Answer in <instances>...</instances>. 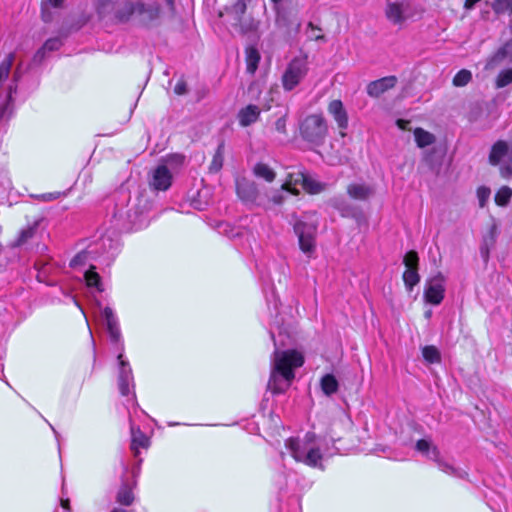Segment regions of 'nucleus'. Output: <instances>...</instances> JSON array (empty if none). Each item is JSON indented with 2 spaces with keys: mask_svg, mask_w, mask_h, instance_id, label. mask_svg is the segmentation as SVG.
Here are the masks:
<instances>
[{
  "mask_svg": "<svg viewBox=\"0 0 512 512\" xmlns=\"http://www.w3.org/2000/svg\"><path fill=\"white\" fill-rule=\"evenodd\" d=\"M131 432V445L130 449L134 454V457H138L140 448L148 449L150 446L149 437L141 431L138 426H135L132 422L130 423Z\"/></svg>",
  "mask_w": 512,
  "mask_h": 512,
  "instance_id": "16",
  "label": "nucleus"
},
{
  "mask_svg": "<svg viewBox=\"0 0 512 512\" xmlns=\"http://www.w3.org/2000/svg\"><path fill=\"white\" fill-rule=\"evenodd\" d=\"M36 232V227H27L26 229H23L13 243V246L25 248L26 250L30 249L36 241Z\"/></svg>",
  "mask_w": 512,
  "mask_h": 512,
  "instance_id": "22",
  "label": "nucleus"
},
{
  "mask_svg": "<svg viewBox=\"0 0 512 512\" xmlns=\"http://www.w3.org/2000/svg\"><path fill=\"white\" fill-rule=\"evenodd\" d=\"M50 428L52 429V431L54 432L55 436L58 437V432L55 430V428L49 424Z\"/></svg>",
  "mask_w": 512,
  "mask_h": 512,
  "instance_id": "56",
  "label": "nucleus"
},
{
  "mask_svg": "<svg viewBox=\"0 0 512 512\" xmlns=\"http://www.w3.org/2000/svg\"><path fill=\"white\" fill-rule=\"evenodd\" d=\"M127 217L129 218V222L133 225H136V221L134 219H131V215L129 214V212H127Z\"/></svg>",
  "mask_w": 512,
  "mask_h": 512,
  "instance_id": "54",
  "label": "nucleus"
},
{
  "mask_svg": "<svg viewBox=\"0 0 512 512\" xmlns=\"http://www.w3.org/2000/svg\"><path fill=\"white\" fill-rule=\"evenodd\" d=\"M276 6L277 9V16H276V23L279 26H286V19L283 14V12L278 8V6L281 4L282 0H271Z\"/></svg>",
  "mask_w": 512,
  "mask_h": 512,
  "instance_id": "43",
  "label": "nucleus"
},
{
  "mask_svg": "<svg viewBox=\"0 0 512 512\" xmlns=\"http://www.w3.org/2000/svg\"><path fill=\"white\" fill-rule=\"evenodd\" d=\"M95 7L100 18L127 21L134 17L145 25H154L174 13L173 0H96Z\"/></svg>",
  "mask_w": 512,
  "mask_h": 512,
  "instance_id": "1",
  "label": "nucleus"
},
{
  "mask_svg": "<svg viewBox=\"0 0 512 512\" xmlns=\"http://www.w3.org/2000/svg\"><path fill=\"white\" fill-rule=\"evenodd\" d=\"M317 228V223L306 215L295 219L293 223L299 248L308 259L315 258Z\"/></svg>",
  "mask_w": 512,
  "mask_h": 512,
  "instance_id": "6",
  "label": "nucleus"
},
{
  "mask_svg": "<svg viewBox=\"0 0 512 512\" xmlns=\"http://www.w3.org/2000/svg\"><path fill=\"white\" fill-rule=\"evenodd\" d=\"M305 176L306 172L301 168H292L287 173L286 180L281 185V189L297 195L299 193L298 186H302Z\"/></svg>",
  "mask_w": 512,
  "mask_h": 512,
  "instance_id": "14",
  "label": "nucleus"
},
{
  "mask_svg": "<svg viewBox=\"0 0 512 512\" xmlns=\"http://www.w3.org/2000/svg\"><path fill=\"white\" fill-rule=\"evenodd\" d=\"M73 301H74V303H75L78 307H80V306H79V304H78V302H77V300H76L75 298H73Z\"/></svg>",
  "mask_w": 512,
  "mask_h": 512,
  "instance_id": "60",
  "label": "nucleus"
},
{
  "mask_svg": "<svg viewBox=\"0 0 512 512\" xmlns=\"http://www.w3.org/2000/svg\"><path fill=\"white\" fill-rule=\"evenodd\" d=\"M303 364L304 356L301 352L294 349H276L271 359L268 389L277 394L286 391L295 378V370Z\"/></svg>",
  "mask_w": 512,
  "mask_h": 512,
  "instance_id": "4",
  "label": "nucleus"
},
{
  "mask_svg": "<svg viewBox=\"0 0 512 512\" xmlns=\"http://www.w3.org/2000/svg\"><path fill=\"white\" fill-rule=\"evenodd\" d=\"M224 161V143H220L215 151L209 170L212 173H217L221 170Z\"/></svg>",
  "mask_w": 512,
  "mask_h": 512,
  "instance_id": "31",
  "label": "nucleus"
},
{
  "mask_svg": "<svg viewBox=\"0 0 512 512\" xmlns=\"http://www.w3.org/2000/svg\"><path fill=\"white\" fill-rule=\"evenodd\" d=\"M384 12L388 22L399 28L421 14V10L410 0H386Z\"/></svg>",
  "mask_w": 512,
  "mask_h": 512,
  "instance_id": "7",
  "label": "nucleus"
},
{
  "mask_svg": "<svg viewBox=\"0 0 512 512\" xmlns=\"http://www.w3.org/2000/svg\"><path fill=\"white\" fill-rule=\"evenodd\" d=\"M176 425H178V423H172V422L169 423V426H176Z\"/></svg>",
  "mask_w": 512,
  "mask_h": 512,
  "instance_id": "61",
  "label": "nucleus"
},
{
  "mask_svg": "<svg viewBox=\"0 0 512 512\" xmlns=\"http://www.w3.org/2000/svg\"><path fill=\"white\" fill-rule=\"evenodd\" d=\"M285 447L295 461L322 470L323 459L334 454L329 451L325 439L313 432H307L303 437L288 438Z\"/></svg>",
  "mask_w": 512,
  "mask_h": 512,
  "instance_id": "3",
  "label": "nucleus"
},
{
  "mask_svg": "<svg viewBox=\"0 0 512 512\" xmlns=\"http://www.w3.org/2000/svg\"><path fill=\"white\" fill-rule=\"evenodd\" d=\"M246 2L245 0H237L230 8V12L234 15V19L237 22H241L242 16L246 11Z\"/></svg>",
  "mask_w": 512,
  "mask_h": 512,
  "instance_id": "36",
  "label": "nucleus"
},
{
  "mask_svg": "<svg viewBox=\"0 0 512 512\" xmlns=\"http://www.w3.org/2000/svg\"><path fill=\"white\" fill-rule=\"evenodd\" d=\"M512 197V189L508 186H502L495 195V203L498 206H506Z\"/></svg>",
  "mask_w": 512,
  "mask_h": 512,
  "instance_id": "33",
  "label": "nucleus"
},
{
  "mask_svg": "<svg viewBox=\"0 0 512 512\" xmlns=\"http://www.w3.org/2000/svg\"><path fill=\"white\" fill-rule=\"evenodd\" d=\"M403 281L408 291H412L413 287L420 281L418 269H406L403 273Z\"/></svg>",
  "mask_w": 512,
  "mask_h": 512,
  "instance_id": "32",
  "label": "nucleus"
},
{
  "mask_svg": "<svg viewBox=\"0 0 512 512\" xmlns=\"http://www.w3.org/2000/svg\"><path fill=\"white\" fill-rule=\"evenodd\" d=\"M472 79V73L469 70H460L453 78V85L456 87H463L467 85Z\"/></svg>",
  "mask_w": 512,
  "mask_h": 512,
  "instance_id": "35",
  "label": "nucleus"
},
{
  "mask_svg": "<svg viewBox=\"0 0 512 512\" xmlns=\"http://www.w3.org/2000/svg\"><path fill=\"white\" fill-rule=\"evenodd\" d=\"M512 151H510L507 142L503 140L497 141L491 148L489 154V162L492 165H498L501 161L505 159L511 160Z\"/></svg>",
  "mask_w": 512,
  "mask_h": 512,
  "instance_id": "18",
  "label": "nucleus"
},
{
  "mask_svg": "<svg viewBox=\"0 0 512 512\" xmlns=\"http://www.w3.org/2000/svg\"><path fill=\"white\" fill-rule=\"evenodd\" d=\"M481 0H465V3H464V8L466 10H471L474 8V6L480 2Z\"/></svg>",
  "mask_w": 512,
  "mask_h": 512,
  "instance_id": "48",
  "label": "nucleus"
},
{
  "mask_svg": "<svg viewBox=\"0 0 512 512\" xmlns=\"http://www.w3.org/2000/svg\"><path fill=\"white\" fill-rule=\"evenodd\" d=\"M405 124L406 122L403 121V120H398L397 121V125L401 128V129H405Z\"/></svg>",
  "mask_w": 512,
  "mask_h": 512,
  "instance_id": "51",
  "label": "nucleus"
},
{
  "mask_svg": "<svg viewBox=\"0 0 512 512\" xmlns=\"http://www.w3.org/2000/svg\"><path fill=\"white\" fill-rule=\"evenodd\" d=\"M253 172L256 177L262 178L267 182H272L276 177L273 169L265 163H257L253 168Z\"/></svg>",
  "mask_w": 512,
  "mask_h": 512,
  "instance_id": "28",
  "label": "nucleus"
},
{
  "mask_svg": "<svg viewBox=\"0 0 512 512\" xmlns=\"http://www.w3.org/2000/svg\"><path fill=\"white\" fill-rule=\"evenodd\" d=\"M422 355L429 363H436L440 361V354L434 346H425L422 350Z\"/></svg>",
  "mask_w": 512,
  "mask_h": 512,
  "instance_id": "37",
  "label": "nucleus"
},
{
  "mask_svg": "<svg viewBox=\"0 0 512 512\" xmlns=\"http://www.w3.org/2000/svg\"><path fill=\"white\" fill-rule=\"evenodd\" d=\"M500 173H501V176L504 178L510 177L512 175V164L507 163V164L502 165L500 167Z\"/></svg>",
  "mask_w": 512,
  "mask_h": 512,
  "instance_id": "46",
  "label": "nucleus"
},
{
  "mask_svg": "<svg viewBox=\"0 0 512 512\" xmlns=\"http://www.w3.org/2000/svg\"><path fill=\"white\" fill-rule=\"evenodd\" d=\"M122 216H123V215H122V213H121L120 211H118V212H116V213L114 214V217H115V218H119V219H121V218H122Z\"/></svg>",
  "mask_w": 512,
  "mask_h": 512,
  "instance_id": "55",
  "label": "nucleus"
},
{
  "mask_svg": "<svg viewBox=\"0 0 512 512\" xmlns=\"http://www.w3.org/2000/svg\"><path fill=\"white\" fill-rule=\"evenodd\" d=\"M172 175L165 165L158 166L154 172L151 180V185L156 190H167L171 185Z\"/></svg>",
  "mask_w": 512,
  "mask_h": 512,
  "instance_id": "17",
  "label": "nucleus"
},
{
  "mask_svg": "<svg viewBox=\"0 0 512 512\" xmlns=\"http://www.w3.org/2000/svg\"><path fill=\"white\" fill-rule=\"evenodd\" d=\"M415 450L422 456L435 462L442 472L450 476L463 479L468 475L463 469L455 467L453 464L445 461L438 447L430 439L418 440L415 444Z\"/></svg>",
  "mask_w": 512,
  "mask_h": 512,
  "instance_id": "8",
  "label": "nucleus"
},
{
  "mask_svg": "<svg viewBox=\"0 0 512 512\" xmlns=\"http://www.w3.org/2000/svg\"><path fill=\"white\" fill-rule=\"evenodd\" d=\"M261 56L258 49L254 46H249L245 50V61L247 73L254 75L256 72Z\"/></svg>",
  "mask_w": 512,
  "mask_h": 512,
  "instance_id": "25",
  "label": "nucleus"
},
{
  "mask_svg": "<svg viewBox=\"0 0 512 512\" xmlns=\"http://www.w3.org/2000/svg\"><path fill=\"white\" fill-rule=\"evenodd\" d=\"M415 141L420 148H424L434 143L435 137L432 133L425 131L422 128L414 130Z\"/></svg>",
  "mask_w": 512,
  "mask_h": 512,
  "instance_id": "27",
  "label": "nucleus"
},
{
  "mask_svg": "<svg viewBox=\"0 0 512 512\" xmlns=\"http://www.w3.org/2000/svg\"><path fill=\"white\" fill-rule=\"evenodd\" d=\"M347 193L355 200L365 201L373 195L374 189L365 183H352L348 186Z\"/></svg>",
  "mask_w": 512,
  "mask_h": 512,
  "instance_id": "20",
  "label": "nucleus"
},
{
  "mask_svg": "<svg viewBox=\"0 0 512 512\" xmlns=\"http://www.w3.org/2000/svg\"><path fill=\"white\" fill-rule=\"evenodd\" d=\"M63 0H44L42 2V18L45 22L50 21V15L46 12V6L50 5L54 8L61 7Z\"/></svg>",
  "mask_w": 512,
  "mask_h": 512,
  "instance_id": "40",
  "label": "nucleus"
},
{
  "mask_svg": "<svg viewBox=\"0 0 512 512\" xmlns=\"http://www.w3.org/2000/svg\"><path fill=\"white\" fill-rule=\"evenodd\" d=\"M141 462H142V459H139V461H138V466H137V470L139 469V466H140Z\"/></svg>",
  "mask_w": 512,
  "mask_h": 512,
  "instance_id": "59",
  "label": "nucleus"
},
{
  "mask_svg": "<svg viewBox=\"0 0 512 512\" xmlns=\"http://www.w3.org/2000/svg\"><path fill=\"white\" fill-rule=\"evenodd\" d=\"M266 299H267V302H268V306L270 307V305L272 304L273 308H274V311H275V319L271 321L270 329H269L270 336L273 339V341H275V329H277L279 331V334H281L282 333V328H281V325H280L281 324L280 320H278V309H279L280 302H279V299H278V297L276 296V294L274 292L273 286L271 287V295H270V297L266 296Z\"/></svg>",
  "mask_w": 512,
  "mask_h": 512,
  "instance_id": "23",
  "label": "nucleus"
},
{
  "mask_svg": "<svg viewBox=\"0 0 512 512\" xmlns=\"http://www.w3.org/2000/svg\"><path fill=\"white\" fill-rule=\"evenodd\" d=\"M338 381L332 374H326L321 379V389L326 395H332L338 390Z\"/></svg>",
  "mask_w": 512,
  "mask_h": 512,
  "instance_id": "29",
  "label": "nucleus"
},
{
  "mask_svg": "<svg viewBox=\"0 0 512 512\" xmlns=\"http://www.w3.org/2000/svg\"><path fill=\"white\" fill-rule=\"evenodd\" d=\"M328 113L333 117L340 129L341 136H345L344 130L348 128V114L341 100H332L328 105Z\"/></svg>",
  "mask_w": 512,
  "mask_h": 512,
  "instance_id": "12",
  "label": "nucleus"
},
{
  "mask_svg": "<svg viewBox=\"0 0 512 512\" xmlns=\"http://www.w3.org/2000/svg\"><path fill=\"white\" fill-rule=\"evenodd\" d=\"M512 83V68L504 69L499 72L496 78V88H504Z\"/></svg>",
  "mask_w": 512,
  "mask_h": 512,
  "instance_id": "34",
  "label": "nucleus"
},
{
  "mask_svg": "<svg viewBox=\"0 0 512 512\" xmlns=\"http://www.w3.org/2000/svg\"><path fill=\"white\" fill-rule=\"evenodd\" d=\"M498 237V227L495 223H493L487 234L483 237V244L480 248L481 255L484 258H488L490 249L494 247L496 240Z\"/></svg>",
  "mask_w": 512,
  "mask_h": 512,
  "instance_id": "24",
  "label": "nucleus"
},
{
  "mask_svg": "<svg viewBox=\"0 0 512 512\" xmlns=\"http://www.w3.org/2000/svg\"><path fill=\"white\" fill-rule=\"evenodd\" d=\"M174 92L177 95H184L187 92V85L183 79H179L174 86Z\"/></svg>",
  "mask_w": 512,
  "mask_h": 512,
  "instance_id": "45",
  "label": "nucleus"
},
{
  "mask_svg": "<svg viewBox=\"0 0 512 512\" xmlns=\"http://www.w3.org/2000/svg\"><path fill=\"white\" fill-rule=\"evenodd\" d=\"M120 243L117 238L110 235H104L97 241L91 243L85 250L77 253L70 261L72 268L89 265V269L84 272V278L88 287L95 288L98 292L103 291L101 278L95 271L91 261H101L103 264L109 265L119 252Z\"/></svg>",
  "mask_w": 512,
  "mask_h": 512,
  "instance_id": "2",
  "label": "nucleus"
},
{
  "mask_svg": "<svg viewBox=\"0 0 512 512\" xmlns=\"http://www.w3.org/2000/svg\"><path fill=\"white\" fill-rule=\"evenodd\" d=\"M307 72V56L295 57L292 59L282 75V85L284 90L292 91L305 78Z\"/></svg>",
  "mask_w": 512,
  "mask_h": 512,
  "instance_id": "10",
  "label": "nucleus"
},
{
  "mask_svg": "<svg viewBox=\"0 0 512 512\" xmlns=\"http://www.w3.org/2000/svg\"><path fill=\"white\" fill-rule=\"evenodd\" d=\"M445 293V278L439 273L426 283L424 298L432 305H439Z\"/></svg>",
  "mask_w": 512,
  "mask_h": 512,
  "instance_id": "11",
  "label": "nucleus"
},
{
  "mask_svg": "<svg viewBox=\"0 0 512 512\" xmlns=\"http://www.w3.org/2000/svg\"><path fill=\"white\" fill-rule=\"evenodd\" d=\"M236 190L239 198L247 204H255L258 198V189L254 182L245 178L236 182Z\"/></svg>",
  "mask_w": 512,
  "mask_h": 512,
  "instance_id": "13",
  "label": "nucleus"
},
{
  "mask_svg": "<svg viewBox=\"0 0 512 512\" xmlns=\"http://www.w3.org/2000/svg\"><path fill=\"white\" fill-rule=\"evenodd\" d=\"M102 318L105 321L106 329L110 341L119 346V354L117 356L119 362L118 371V388L122 396L132 395V400L135 399L134 392V377L132 368L129 362L123 356V342L122 335L119 327V321L114 311L110 307H105L102 311Z\"/></svg>",
  "mask_w": 512,
  "mask_h": 512,
  "instance_id": "5",
  "label": "nucleus"
},
{
  "mask_svg": "<svg viewBox=\"0 0 512 512\" xmlns=\"http://www.w3.org/2000/svg\"><path fill=\"white\" fill-rule=\"evenodd\" d=\"M62 45L63 42L61 38H49L35 53L33 57V63L40 64L45 59L47 53L59 50Z\"/></svg>",
  "mask_w": 512,
  "mask_h": 512,
  "instance_id": "19",
  "label": "nucleus"
},
{
  "mask_svg": "<svg viewBox=\"0 0 512 512\" xmlns=\"http://www.w3.org/2000/svg\"><path fill=\"white\" fill-rule=\"evenodd\" d=\"M260 116V109L257 105L249 104L238 112L239 124L247 127L255 123Z\"/></svg>",
  "mask_w": 512,
  "mask_h": 512,
  "instance_id": "21",
  "label": "nucleus"
},
{
  "mask_svg": "<svg viewBox=\"0 0 512 512\" xmlns=\"http://www.w3.org/2000/svg\"><path fill=\"white\" fill-rule=\"evenodd\" d=\"M418 262H419L418 254L415 251L407 252L403 259V263L406 266V269H410V268L418 269Z\"/></svg>",
  "mask_w": 512,
  "mask_h": 512,
  "instance_id": "38",
  "label": "nucleus"
},
{
  "mask_svg": "<svg viewBox=\"0 0 512 512\" xmlns=\"http://www.w3.org/2000/svg\"><path fill=\"white\" fill-rule=\"evenodd\" d=\"M397 83L395 76H386L378 80L372 81L367 85V94L370 97L377 98L387 90L393 88Z\"/></svg>",
  "mask_w": 512,
  "mask_h": 512,
  "instance_id": "15",
  "label": "nucleus"
},
{
  "mask_svg": "<svg viewBox=\"0 0 512 512\" xmlns=\"http://www.w3.org/2000/svg\"><path fill=\"white\" fill-rule=\"evenodd\" d=\"M62 506H63V508L68 509L69 508V500L68 499L62 500Z\"/></svg>",
  "mask_w": 512,
  "mask_h": 512,
  "instance_id": "53",
  "label": "nucleus"
},
{
  "mask_svg": "<svg viewBox=\"0 0 512 512\" xmlns=\"http://www.w3.org/2000/svg\"><path fill=\"white\" fill-rule=\"evenodd\" d=\"M301 187L310 194H318L324 190L325 184L306 173L305 181Z\"/></svg>",
  "mask_w": 512,
  "mask_h": 512,
  "instance_id": "26",
  "label": "nucleus"
},
{
  "mask_svg": "<svg viewBox=\"0 0 512 512\" xmlns=\"http://www.w3.org/2000/svg\"><path fill=\"white\" fill-rule=\"evenodd\" d=\"M492 7L493 10L497 13H501L506 10H512V0H496Z\"/></svg>",
  "mask_w": 512,
  "mask_h": 512,
  "instance_id": "41",
  "label": "nucleus"
},
{
  "mask_svg": "<svg viewBox=\"0 0 512 512\" xmlns=\"http://www.w3.org/2000/svg\"><path fill=\"white\" fill-rule=\"evenodd\" d=\"M327 134V121L321 114L308 115L300 124L301 137L311 144L322 145Z\"/></svg>",
  "mask_w": 512,
  "mask_h": 512,
  "instance_id": "9",
  "label": "nucleus"
},
{
  "mask_svg": "<svg viewBox=\"0 0 512 512\" xmlns=\"http://www.w3.org/2000/svg\"><path fill=\"white\" fill-rule=\"evenodd\" d=\"M59 193H44L41 195L36 196L38 199H41L42 201H52L59 197Z\"/></svg>",
  "mask_w": 512,
  "mask_h": 512,
  "instance_id": "47",
  "label": "nucleus"
},
{
  "mask_svg": "<svg viewBox=\"0 0 512 512\" xmlns=\"http://www.w3.org/2000/svg\"><path fill=\"white\" fill-rule=\"evenodd\" d=\"M111 512H127V511L123 510V509H114Z\"/></svg>",
  "mask_w": 512,
  "mask_h": 512,
  "instance_id": "57",
  "label": "nucleus"
},
{
  "mask_svg": "<svg viewBox=\"0 0 512 512\" xmlns=\"http://www.w3.org/2000/svg\"><path fill=\"white\" fill-rule=\"evenodd\" d=\"M280 269L282 270L283 273H285V267L283 265H280Z\"/></svg>",
  "mask_w": 512,
  "mask_h": 512,
  "instance_id": "58",
  "label": "nucleus"
},
{
  "mask_svg": "<svg viewBox=\"0 0 512 512\" xmlns=\"http://www.w3.org/2000/svg\"><path fill=\"white\" fill-rule=\"evenodd\" d=\"M48 267H49V265L45 264L44 266L39 268V273H38V278L39 279L41 278L42 275L46 274V272L48 271Z\"/></svg>",
  "mask_w": 512,
  "mask_h": 512,
  "instance_id": "49",
  "label": "nucleus"
},
{
  "mask_svg": "<svg viewBox=\"0 0 512 512\" xmlns=\"http://www.w3.org/2000/svg\"><path fill=\"white\" fill-rule=\"evenodd\" d=\"M490 194H491V190H490V188H488L486 186H480L477 189V198L479 201V206L481 208L486 206V204L490 198Z\"/></svg>",
  "mask_w": 512,
  "mask_h": 512,
  "instance_id": "39",
  "label": "nucleus"
},
{
  "mask_svg": "<svg viewBox=\"0 0 512 512\" xmlns=\"http://www.w3.org/2000/svg\"><path fill=\"white\" fill-rule=\"evenodd\" d=\"M241 28H242V31H243V32H247V31H248V29H244L242 26H241ZM255 28H256V25L252 22V23L250 24L249 30H253V29H255Z\"/></svg>",
  "mask_w": 512,
  "mask_h": 512,
  "instance_id": "52",
  "label": "nucleus"
},
{
  "mask_svg": "<svg viewBox=\"0 0 512 512\" xmlns=\"http://www.w3.org/2000/svg\"><path fill=\"white\" fill-rule=\"evenodd\" d=\"M273 202L276 204H280L282 202V196L281 195H275L272 198Z\"/></svg>",
  "mask_w": 512,
  "mask_h": 512,
  "instance_id": "50",
  "label": "nucleus"
},
{
  "mask_svg": "<svg viewBox=\"0 0 512 512\" xmlns=\"http://www.w3.org/2000/svg\"><path fill=\"white\" fill-rule=\"evenodd\" d=\"M286 115H283L279 117L275 122V129L279 133L285 134L286 133Z\"/></svg>",
  "mask_w": 512,
  "mask_h": 512,
  "instance_id": "44",
  "label": "nucleus"
},
{
  "mask_svg": "<svg viewBox=\"0 0 512 512\" xmlns=\"http://www.w3.org/2000/svg\"><path fill=\"white\" fill-rule=\"evenodd\" d=\"M134 501L132 488L123 484L117 493V502L121 505L130 506Z\"/></svg>",
  "mask_w": 512,
  "mask_h": 512,
  "instance_id": "30",
  "label": "nucleus"
},
{
  "mask_svg": "<svg viewBox=\"0 0 512 512\" xmlns=\"http://www.w3.org/2000/svg\"><path fill=\"white\" fill-rule=\"evenodd\" d=\"M307 36L310 40H323L324 35L321 34V29L315 27L311 22L308 24Z\"/></svg>",
  "mask_w": 512,
  "mask_h": 512,
  "instance_id": "42",
  "label": "nucleus"
}]
</instances>
